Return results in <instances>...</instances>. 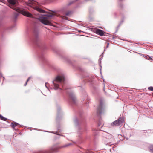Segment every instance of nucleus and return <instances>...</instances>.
<instances>
[{
    "instance_id": "obj_10",
    "label": "nucleus",
    "mask_w": 153,
    "mask_h": 153,
    "mask_svg": "<svg viewBox=\"0 0 153 153\" xmlns=\"http://www.w3.org/2000/svg\"><path fill=\"white\" fill-rule=\"evenodd\" d=\"M18 125V124L16 123H12V127L13 128H14L15 127L17 126Z\"/></svg>"
},
{
    "instance_id": "obj_6",
    "label": "nucleus",
    "mask_w": 153,
    "mask_h": 153,
    "mask_svg": "<svg viewBox=\"0 0 153 153\" xmlns=\"http://www.w3.org/2000/svg\"><path fill=\"white\" fill-rule=\"evenodd\" d=\"M104 108L103 107V102H101L98 106L97 110V113L99 114H101L104 111Z\"/></svg>"
},
{
    "instance_id": "obj_14",
    "label": "nucleus",
    "mask_w": 153,
    "mask_h": 153,
    "mask_svg": "<svg viewBox=\"0 0 153 153\" xmlns=\"http://www.w3.org/2000/svg\"><path fill=\"white\" fill-rule=\"evenodd\" d=\"M149 149L151 151L153 152V145L150 146L149 147Z\"/></svg>"
},
{
    "instance_id": "obj_18",
    "label": "nucleus",
    "mask_w": 153,
    "mask_h": 153,
    "mask_svg": "<svg viewBox=\"0 0 153 153\" xmlns=\"http://www.w3.org/2000/svg\"><path fill=\"white\" fill-rule=\"evenodd\" d=\"M47 84V83H45V85L47 87V86H46V85Z\"/></svg>"
},
{
    "instance_id": "obj_7",
    "label": "nucleus",
    "mask_w": 153,
    "mask_h": 153,
    "mask_svg": "<svg viewBox=\"0 0 153 153\" xmlns=\"http://www.w3.org/2000/svg\"><path fill=\"white\" fill-rule=\"evenodd\" d=\"M95 32L96 34L101 36H105V33L104 31L98 29L95 30Z\"/></svg>"
},
{
    "instance_id": "obj_5",
    "label": "nucleus",
    "mask_w": 153,
    "mask_h": 153,
    "mask_svg": "<svg viewBox=\"0 0 153 153\" xmlns=\"http://www.w3.org/2000/svg\"><path fill=\"white\" fill-rule=\"evenodd\" d=\"M124 122L123 119L121 117L119 118L117 120L111 123V125L113 126H120Z\"/></svg>"
},
{
    "instance_id": "obj_9",
    "label": "nucleus",
    "mask_w": 153,
    "mask_h": 153,
    "mask_svg": "<svg viewBox=\"0 0 153 153\" xmlns=\"http://www.w3.org/2000/svg\"><path fill=\"white\" fill-rule=\"evenodd\" d=\"M56 150V149L55 148H52L49 151H47V153H53V152L55 151Z\"/></svg>"
},
{
    "instance_id": "obj_15",
    "label": "nucleus",
    "mask_w": 153,
    "mask_h": 153,
    "mask_svg": "<svg viewBox=\"0 0 153 153\" xmlns=\"http://www.w3.org/2000/svg\"><path fill=\"white\" fill-rule=\"evenodd\" d=\"M148 89L150 91H153V87H150L148 88Z\"/></svg>"
},
{
    "instance_id": "obj_1",
    "label": "nucleus",
    "mask_w": 153,
    "mask_h": 153,
    "mask_svg": "<svg viewBox=\"0 0 153 153\" xmlns=\"http://www.w3.org/2000/svg\"><path fill=\"white\" fill-rule=\"evenodd\" d=\"M8 1L10 4V7L15 10L17 12L21 13L23 15L28 17H32V15L30 13L25 11L20 8L16 7L18 4L16 0H8Z\"/></svg>"
},
{
    "instance_id": "obj_11",
    "label": "nucleus",
    "mask_w": 153,
    "mask_h": 153,
    "mask_svg": "<svg viewBox=\"0 0 153 153\" xmlns=\"http://www.w3.org/2000/svg\"><path fill=\"white\" fill-rule=\"evenodd\" d=\"M0 118L2 120H7V119L3 117L1 115H0Z\"/></svg>"
},
{
    "instance_id": "obj_3",
    "label": "nucleus",
    "mask_w": 153,
    "mask_h": 153,
    "mask_svg": "<svg viewBox=\"0 0 153 153\" xmlns=\"http://www.w3.org/2000/svg\"><path fill=\"white\" fill-rule=\"evenodd\" d=\"M27 4L40 13H43L45 12L44 10L39 7L38 5V3L33 0H30L29 2L27 3Z\"/></svg>"
},
{
    "instance_id": "obj_17",
    "label": "nucleus",
    "mask_w": 153,
    "mask_h": 153,
    "mask_svg": "<svg viewBox=\"0 0 153 153\" xmlns=\"http://www.w3.org/2000/svg\"><path fill=\"white\" fill-rule=\"evenodd\" d=\"M109 45V43H107V47H108V46Z\"/></svg>"
},
{
    "instance_id": "obj_8",
    "label": "nucleus",
    "mask_w": 153,
    "mask_h": 153,
    "mask_svg": "<svg viewBox=\"0 0 153 153\" xmlns=\"http://www.w3.org/2000/svg\"><path fill=\"white\" fill-rule=\"evenodd\" d=\"M71 102L73 103H75L76 102V99L74 95H72L70 96Z\"/></svg>"
},
{
    "instance_id": "obj_12",
    "label": "nucleus",
    "mask_w": 153,
    "mask_h": 153,
    "mask_svg": "<svg viewBox=\"0 0 153 153\" xmlns=\"http://www.w3.org/2000/svg\"><path fill=\"white\" fill-rule=\"evenodd\" d=\"M71 13V12L70 11L67 12L65 14V15L67 16H69Z\"/></svg>"
},
{
    "instance_id": "obj_16",
    "label": "nucleus",
    "mask_w": 153,
    "mask_h": 153,
    "mask_svg": "<svg viewBox=\"0 0 153 153\" xmlns=\"http://www.w3.org/2000/svg\"><path fill=\"white\" fill-rule=\"evenodd\" d=\"M62 19H64L67 20L68 18L65 16H63L62 17Z\"/></svg>"
},
{
    "instance_id": "obj_4",
    "label": "nucleus",
    "mask_w": 153,
    "mask_h": 153,
    "mask_svg": "<svg viewBox=\"0 0 153 153\" xmlns=\"http://www.w3.org/2000/svg\"><path fill=\"white\" fill-rule=\"evenodd\" d=\"M64 77L63 76H58L55 78V80L53 82L55 89H57L59 88V83L64 82Z\"/></svg>"
},
{
    "instance_id": "obj_13",
    "label": "nucleus",
    "mask_w": 153,
    "mask_h": 153,
    "mask_svg": "<svg viewBox=\"0 0 153 153\" xmlns=\"http://www.w3.org/2000/svg\"><path fill=\"white\" fill-rule=\"evenodd\" d=\"M30 79V77H29L28 78V79H27V80L26 82L25 83V84L24 85V86H26L27 85V82H28V81Z\"/></svg>"
},
{
    "instance_id": "obj_2",
    "label": "nucleus",
    "mask_w": 153,
    "mask_h": 153,
    "mask_svg": "<svg viewBox=\"0 0 153 153\" xmlns=\"http://www.w3.org/2000/svg\"><path fill=\"white\" fill-rule=\"evenodd\" d=\"M54 16H55L54 13H50L45 16L41 17L39 18V20L42 23L45 25H51V23L49 20L51 19V17Z\"/></svg>"
}]
</instances>
